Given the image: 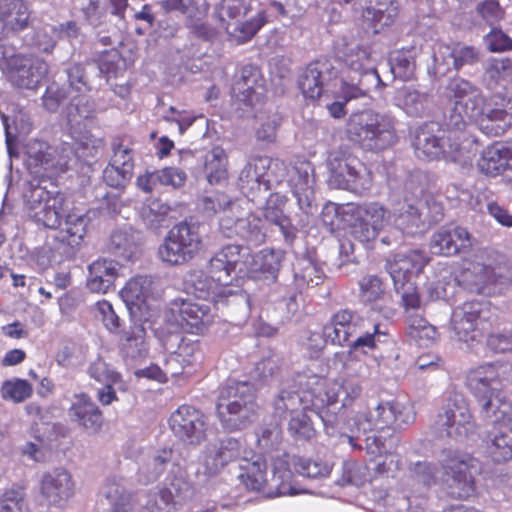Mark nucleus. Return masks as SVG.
<instances>
[{
	"instance_id": "c756f323",
	"label": "nucleus",
	"mask_w": 512,
	"mask_h": 512,
	"mask_svg": "<svg viewBox=\"0 0 512 512\" xmlns=\"http://www.w3.org/2000/svg\"><path fill=\"white\" fill-rule=\"evenodd\" d=\"M30 14L25 0H0V38L27 28Z\"/></svg>"
},
{
	"instance_id": "4be33fe9",
	"label": "nucleus",
	"mask_w": 512,
	"mask_h": 512,
	"mask_svg": "<svg viewBox=\"0 0 512 512\" xmlns=\"http://www.w3.org/2000/svg\"><path fill=\"white\" fill-rule=\"evenodd\" d=\"M508 366L501 362H490L469 371L467 386L476 399L500 392L502 380Z\"/></svg>"
},
{
	"instance_id": "a19ab883",
	"label": "nucleus",
	"mask_w": 512,
	"mask_h": 512,
	"mask_svg": "<svg viewBox=\"0 0 512 512\" xmlns=\"http://www.w3.org/2000/svg\"><path fill=\"white\" fill-rule=\"evenodd\" d=\"M145 335V329L140 325L132 326L128 331H124L120 339L122 356L132 361L144 359L148 355Z\"/></svg>"
},
{
	"instance_id": "e433bc0d",
	"label": "nucleus",
	"mask_w": 512,
	"mask_h": 512,
	"mask_svg": "<svg viewBox=\"0 0 512 512\" xmlns=\"http://www.w3.org/2000/svg\"><path fill=\"white\" fill-rule=\"evenodd\" d=\"M222 250L235 277H255V255L249 247L229 244Z\"/></svg>"
},
{
	"instance_id": "b1692460",
	"label": "nucleus",
	"mask_w": 512,
	"mask_h": 512,
	"mask_svg": "<svg viewBox=\"0 0 512 512\" xmlns=\"http://www.w3.org/2000/svg\"><path fill=\"white\" fill-rule=\"evenodd\" d=\"M369 325V321L350 309L336 312L325 325V335L330 343L345 346L355 334H361V328Z\"/></svg>"
},
{
	"instance_id": "c03bdc74",
	"label": "nucleus",
	"mask_w": 512,
	"mask_h": 512,
	"mask_svg": "<svg viewBox=\"0 0 512 512\" xmlns=\"http://www.w3.org/2000/svg\"><path fill=\"white\" fill-rule=\"evenodd\" d=\"M168 334L161 338L162 345L167 352L174 353L186 366L196 361L198 345L184 339L180 332L167 330Z\"/></svg>"
},
{
	"instance_id": "0eeeda50",
	"label": "nucleus",
	"mask_w": 512,
	"mask_h": 512,
	"mask_svg": "<svg viewBox=\"0 0 512 512\" xmlns=\"http://www.w3.org/2000/svg\"><path fill=\"white\" fill-rule=\"evenodd\" d=\"M446 95L454 100L452 108L445 116V125L454 128L450 136L457 139V135H473L468 127L484 114L485 97L480 88L461 77L452 78L446 86Z\"/></svg>"
},
{
	"instance_id": "393cba45",
	"label": "nucleus",
	"mask_w": 512,
	"mask_h": 512,
	"mask_svg": "<svg viewBox=\"0 0 512 512\" xmlns=\"http://www.w3.org/2000/svg\"><path fill=\"white\" fill-rule=\"evenodd\" d=\"M75 482L64 468L45 472L40 481V493L49 504L62 506L74 494Z\"/></svg>"
},
{
	"instance_id": "72a5a7b5",
	"label": "nucleus",
	"mask_w": 512,
	"mask_h": 512,
	"mask_svg": "<svg viewBox=\"0 0 512 512\" xmlns=\"http://www.w3.org/2000/svg\"><path fill=\"white\" fill-rule=\"evenodd\" d=\"M477 401L480 405V416L487 424L501 425L512 431V406L500 392Z\"/></svg>"
},
{
	"instance_id": "423d86ee",
	"label": "nucleus",
	"mask_w": 512,
	"mask_h": 512,
	"mask_svg": "<svg viewBox=\"0 0 512 512\" xmlns=\"http://www.w3.org/2000/svg\"><path fill=\"white\" fill-rule=\"evenodd\" d=\"M346 132L351 141L367 151H383L398 141L395 118L373 110L352 113Z\"/></svg>"
},
{
	"instance_id": "7ed1b4c3",
	"label": "nucleus",
	"mask_w": 512,
	"mask_h": 512,
	"mask_svg": "<svg viewBox=\"0 0 512 512\" xmlns=\"http://www.w3.org/2000/svg\"><path fill=\"white\" fill-rule=\"evenodd\" d=\"M454 128L444 124L440 128L438 123L430 122L422 125L415 131L413 146L419 158L434 160L441 155L453 162L468 165L480 150L478 139L474 135L460 134L457 139L450 136Z\"/></svg>"
},
{
	"instance_id": "774afa93",
	"label": "nucleus",
	"mask_w": 512,
	"mask_h": 512,
	"mask_svg": "<svg viewBox=\"0 0 512 512\" xmlns=\"http://www.w3.org/2000/svg\"><path fill=\"white\" fill-rule=\"evenodd\" d=\"M208 274L221 286L229 285L233 280V272L222 249L215 253L208 264Z\"/></svg>"
},
{
	"instance_id": "412c9836",
	"label": "nucleus",
	"mask_w": 512,
	"mask_h": 512,
	"mask_svg": "<svg viewBox=\"0 0 512 512\" xmlns=\"http://www.w3.org/2000/svg\"><path fill=\"white\" fill-rule=\"evenodd\" d=\"M318 389L323 397L324 413L328 411V415H334V423L337 419L336 412L348 406L362 392L361 385L355 379L327 382L319 377Z\"/></svg>"
},
{
	"instance_id": "f704fd0d",
	"label": "nucleus",
	"mask_w": 512,
	"mask_h": 512,
	"mask_svg": "<svg viewBox=\"0 0 512 512\" xmlns=\"http://www.w3.org/2000/svg\"><path fill=\"white\" fill-rule=\"evenodd\" d=\"M477 122L480 128L490 135H501L512 126V99L505 101L501 107H484V114Z\"/></svg>"
},
{
	"instance_id": "13d9d810",
	"label": "nucleus",
	"mask_w": 512,
	"mask_h": 512,
	"mask_svg": "<svg viewBox=\"0 0 512 512\" xmlns=\"http://www.w3.org/2000/svg\"><path fill=\"white\" fill-rule=\"evenodd\" d=\"M486 449L495 462H506L512 459V438L504 432H490L486 440Z\"/></svg>"
},
{
	"instance_id": "39448f33",
	"label": "nucleus",
	"mask_w": 512,
	"mask_h": 512,
	"mask_svg": "<svg viewBox=\"0 0 512 512\" xmlns=\"http://www.w3.org/2000/svg\"><path fill=\"white\" fill-rule=\"evenodd\" d=\"M259 406L254 385L248 381H229L220 389L216 414L223 428L241 430L257 418Z\"/></svg>"
},
{
	"instance_id": "f03ea898",
	"label": "nucleus",
	"mask_w": 512,
	"mask_h": 512,
	"mask_svg": "<svg viewBox=\"0 0 512 512\" xmlns=\"http://www.w3.org/2000/svg\"><path fill=\"white\" fill-rule=\"evenodd\" d=\"M474 459L467 453L453 449H443L439 456L441 471L427 460L411 463L410 478L426 488L441 480L457 498H467L474 492V479L471 473Z\"/></svg>"
},
{
	"instance_id": "6e6552de",
	"label": "nucleus",
	"mask_w": 512,
	"mask_h": 512,
	"mask_svg": "<svg viewBox=\"0 0 512 512\" xmlns=\"http://www.w3.org/2000/svg\"><path fill=\"white\" fill-rule=\"evenodd\" d=\"M337 62L341 65L338 93L346 101L365 97L371 89L384 85L365 48L352 49Z\"/></svg>"
},
{
	"instance_id": "69168bd1",
	"label": "nucleus",
	"mask_w": 512,
	"mask_h": 512,
	"mask_svg": "<svg viewBox=\"0 0 512 512\" xmlns=\"http://www.w3.org/2000/svg\"><path fill=\"white\" fill-rule=\"evenodd\" d=\"M239 186L244 194L254 196L257 192L264 190L267 192L270 189V181L262 179L250 166L245 165L239 174Z\"/></svg>"
},
{
	"instance_id": "bf43d9fd",
	"label": "nucleus",
	"mask_w": 512,
	"mask_h": 512,
	"mask_svg": "<svg viewBox=\"0 0 512 512\" xmlns=\"http://www.w3.org/2000/svg\"><path fill=\"white\" fill-rule=\"evenodd\" d=\"M193 494L190 484L182 478L173 479L159 493V498L166 506L181 505Z\"/></svg>"
},
{
	"instance_id": "3c124183",
	"label": "nucleus",
	"mask_w": 512,
	"mask_h": 512,
	"mask_svg": "<svg viewBox=\"0 0 512 512\" xmlns=\"http://www.w3.org/2000/svg\"><path fill=\"white\" fill-rule=\"evenodd\" d=\"M397 103L405 112L414 117L422 116L428 107L429 96L411 87H404L397 92Z\"/></svg>"
},
{
	"instance_id": "aec40b11",
	"label": "nucleus",
	"mask_w": 512,
	"mask_h": 512,
	"mask_svg": "<svg viewBox=\"0 0 512 512\" xmlns=\"http://www.w3.org/2000/svg\"><path fill=\"white\" fill-rule=\"evenodd\" d=\"M484 305L477 301L465 302L454 309L451 326L459 341H478L484 325Z\"/></svg>"
},
{
	"instance_id": "c85d7f7f",
	"label": "nucleus",
	"mask_w": 512,
	"mask_h": 512,
	"mask_svg": "<svg viewBox=\"0 0 512 512\" xmlns=\"http://www.w3.org/2000/svg\"><path fill=\"white\" fill-rule=\"evenodd\" d=\"M471 246V235L467 229L442 227L435 232L430 240V248L434 254L452 256Z\"/></svg>"
},
{
	"instance_id": "ea45409f",
	"label": "nucleus",
	"mask_w": 512,
	"mask_h": 512,
	"mask_svg": "<svg viewBox=\"0 0 512 512\" xmlns=\"http://www.w3.org/2000/svg\"><path fill=\"white\" fill-rule=\"evenodd\" d=\"M283 206L284 202L280 196H271L263 208V216L267 221L278 226L285 241L292 244L296 238L297 229L284 214Z\"/></svg>"
},
{
	"instance_id": "a211bd4d",
	"label": "nucleus",
	"mask_w": 512,
	"mask_h": 512,
	"mask_svg": "<svg viewBox=\"0 0 512 512\" xmlns=\"http://www.w3.org/2000/svg\"><path fill=\"white\" fill-rule=\"evenodd\" d=\"M169 425L174 435L186 444L197 446L206 438L207 418L195 407L180 406L170 416Z\"/></svg>"
},
{
	"instance_id": "2f4dec72",
	"label": "nucleus",
	"mask_w": 512,
	"mask_h": 512,
	"mask_svg": "<svg viewBox=\"0 0 512 512\" xmlns=\"http://www.w3.org/2000/svg\"><path fill=\"white\" fill-rule=\"evenodd\" d=\"M119 263L112 259L100 258L88 266L86 286L93 293H107L114 285L119 273Z\"/></svg>"
},
{
	"instance_id": "473e14b6",
	"label": "nucleus",
	"mask_w": 512,
	"mask_h": 512,
	"mask_svg": "<svg viewBox=\"0 0 512 512\" xmlns=\"http://www.w3.org/2000/svg\"><path fill=\"white\" fill-rule=\"evenodd\" d=\"M141 233L130 226L113 231L108 243V251L122 261H132L140 253Z\"/></svg>"
},
{
	"instance_id": "f8f14e48",
	"label": "nucleus",
	"mask_w": 512,
	"mask_h": 512,
	"mask_svg": "<svg viewBox=\"0 0 512 512\" xmlns=\"http://www.w3.org/2000/svg\"><path fill=\"white\" fill-rule=\"evenodd\" d=\"M330 183L339 189L363 194L372 187L371 171L358 159L342 151H333L328 157Z\"/></svg>"
},
{
	"instance_id": "e2e57ef3",
	"label": "nucleus",
	"mask_w": 512,
	"mask_h": 512,
	"mask_svg": "<svg viewBox=\"0 0 512 512\" xmlns=\"http://www.w3.org/2000/svg\"><path fill=\"white\" fill-rule=\"evenodd\" d=\"M284 258V253L281 250L264 249L255 255V277L258 273H268L273 278L279 272Z\"/></svg>"
},
{
	"instance_id": "cd10ccee",
	"label": "nucleus",
	"mask_w": 512,
	"mask_h": 512,
	"mask_svg": "<svg viewBox=\"0 0 512 512\" xmlns=\"http://www.w3.org/2000/svg\"><path fill=\"white\" fill-rule=\"evenodd\" d=\"M232 93L246 105L253 106L260 102L265 94V87L259 68L254 65L243 66L236 75Z\"/></svg>"
},
{
	"instance_id": "de8ad7c7",
	"label": "nucleus",
	"mask_w": 512,
	"mask_h": 512,
	"mask_svg": "<svg viewBox=\"0 0 512 512\" xmlns=\"http://www.w3.org/2000/svg\"><path fill=\"white\" fill-rule=\"evenodd\" d=\"M242 462L240 465L242 472L239 475L241 482L249 490L260 491L267 482V464L265 459L258 455L252 461L243 459Z\"/></svg>"
},
{
	"instance_id": "5fc2aeb1",
	"label": "nucleus",
	"mask_w": 512,
	"mask_h": 512,
	"mask_svg": "<svg viewBox=\"0 0 512 512\" xmlns=\"http://www.w3.org/2000/svg\"><path fill=\"white\" fill-rule=\"evenodd\" d=\"M479 170L486 175H497L508 169L506 149L497 146L487 147L477 162Z\"/></svg>"
},
{
	"instance_id": "49530a36",
	"label": "nucleus",
	"mask_w": 512,
	"mask_h": 512,
	"mask_svg": "<svg viewBox=\"0 0 512 512\" xmlns=\"http://www.w3.org/2000/svg\"><path fill=\"white\" fill-rule=\"evenodd\" d=\"M155 281L152 276H136L130 279L121 290V295L127 303L141 305L153 296Z\"/></svg>"
},
{
	"instance_id": "c9c22d12",
	"label": "nucleus",
	"mask_w": 512,
	"mask_h": 512,
	"mask_svg": "<svg viewBox=\"0 0 512 512\" xmlns=\"http://www.w3.org/2000/svg\"><path fill=\"white\" fill-rule=\"evenodd\" d=\"M172 449L164 448L147 455L138 469L139 481L150 484L157 481L172 463Z\"/></svg>"
},
{
	"instance_id": "ddd939ff",
	"label": "nucleus",
	"mask_w": 512,
	"mask_h": 512,
	"mask_svg": "<svg viewBox=\"0 0 512 512\" xmlns=\"http://www.w3.org/2000/svg\"><path fill=\"white\" fill-rule=\"evenodd\" d=\"M202 245L199 225L180 222L168 232L164 243L159 247V256L169 264L182 265L192 260Z\"/></svg>"
},
{
	"instance_id": "864d4df0",
	"label": "nucleus",
	"mask_w": 512,
	"mask_h": 512,
	"mask_svg": "<svg viewBox=\"0 0 512 512\" xmlns=\"http://www.w3.org/2000/svg\"><path fill=\"white\" fill-rule=\"evenodd\" d=\"M63 73L66 76L67 89L71 94L85 95L91 91V81L83 63H70Z\"/></svg>"
},
{
	"instance_id": "f257e3e1",
	"label": "nucleus",
	"mask_w": 512,
	"mask_h": 512,
	"mask_svg": "<svg viewBox=\"0 0 512 512\" xmlns=\"http://www.w3.org/2000/svg\"><path fill=\"white\" fill-rule=\"evenodd\" d=\"M24 199L28 214L36 223L49 229L60 228L61 240L71 247L81 243L88 218L80 211H68L63 193L56 189L48 190L41 181L36 185L30 184Z\"/></svg>"
},
{
	"instance_id": "680f3d73",
	"label": "nucleus",
	"mask_w": 512,
	"mask_h": 512,
	"mask_svg": "<svg viewBox=\"0 0 512 512\" xmlns=\"http://www.w3.org/2000/svg\"><path fill=\"white\" fill-rule=\"evenodd\" d=\"M218 284L209 274L203 272L191 275L189 280V292L193 294L198 300L207 302L210 297H213L218 287Z\"/></svg>"
},
{
	"instance_id": "052dcab7",
	"label": "nucleus",
	"mask_w": 512,
	"mask_h": 512,
	"mask_svg": "<svg viewBox=\"0 0 512 512\" xmlns=\"http://www.w3.org/2000/svg\"><path fill=\"white\" fill-rule=\"evenodd\" d=\"M170 212L171 208L168 204L154 199L142 207L141 217L147 227L158 229L163 226Z\"/></svg>"
},
{
	"instance_id": "37998d69",
	"label": "nucleus",
	"mask_w": 512,
	"mask_h": 512,
	"mask_svg": "<svg viewBox=\"0 0 512 512\" xmlns=\"http://www.w3.org/2000/svg\"><path fill=\"white\" fill-rule=\"evenodd\" d=\"M100 493L108 501L111 512H122L134 500L121 477L108 478L101 487Z\"/></svg>"
},
{
	"instance_id": "338daca9",
	"label": "nucleus",
	"mask_w": 512,
	"mask_h": 512,
	"mask_svg": "<svg viewBox=\"0 0 512 512\" xmlns=\"http://www.w3.org/2000/svg\"><path fill=\"white\" fill-rule=\"evenodd\" d=\"M307 411L302 410L290 415L288 431L297 440H309L315 435V429L310 417L306 414Z\"/></svg>"
},
{
	"instance_id": "a18cd8bd",
	"label": "nucleus",
	"mask_w": 512,
	"mask_h": 512,
	"mask_svg": "<svg viewBox=\"0 0 512 512\" xmlns=\"http://www.w3.org/2000/svg\"><path fill=\"white\" fill-rule=\"evenodd\" d=\"M367 3L368 1L366 3L362 1V8L359 6V2L356 5H351L355 11L363 10V19L370 23L375 33H379L384 26H388L394 21L397 9L392 4L386 6L384 3H377L376 6H366Z\"/></svg>"
},
{
	"instance_id": "dca6fc26",
	"label": "nucleus",
	"mask_w": 512,
	"mask_h": 512,
	"mask_svg": "<svg viewBox=\"0 0 512 512\" xmlns=\"http://www.w3.org/2000/svg\"><path fill=\"white\" fill-rule=\"evenodd\" d=\"M441 438L462 441L475 432L476 423L465 399L458 394L450 397L443 412L435 422Z\"/></svg>"
},
{
	"instance_id": "7c9ffc66",
	"label": "nucleus",
	"mask_w": 512,
	"mask_h": 512,
	"mask_svg": "<svg viewBox=\"0 0 512 512\" xmlns=\"http://www.w3.org/2000/svg\"><path fill=\"white\" fill-rule=\"evenodd\" d=\"M69 416L72 422L91 432H97L103 424V415L92 398L80 393L74 396V401L69 408Z\"/></svg>"
},
{
	"instance_id": "8fccbe9b",
	"label": "nucleus",
	"mask_w": 512,
	"mask_h": 512,
	"mask_svg": "<svg viewBox=\"0 0 512 512\" xmlns=\"http://www.w3.org/2000/svg\"><path fill=\"white\" fill-rule=\"evenodd\" d=\"M204 169L210 184H219L227 178V157L221 147H214L205 155Z\"/></svg>"
},
{
	"instance_id": "4c0bfd02",
	"label": "nucleus",
	"mask_w": 512,
	"mask_h": 512,
	"mask_svg": "<svg viewBox=\"0 0 512 512\" xmlns=\"http://www.w3.org/2000/svg\"><path fill=\"white\" fill-rule=\"evenodd\" d=\"M422 210V201L409 200L404 197L403 202L398 203V207L394 209L393 213L397 229L413 233L415 229L423 226Z\"/></svg>"
},
{
	"instance_id": "58836bf2",
	"label": "nucleus",
	"mask_w": 512,
	"mask_h": 512,
	"mask_svg": "<svg viewBox=\"0 0 512 512\" xmlns=\"http://www.w3.org/2000/svg\"><path fill=\"white\" fill-rule=\"evenodd\" d=\"M160 6L165 13H180L187 18L188 25L194 33L199 36L207 34V27L204 24L194 23L200 19L205 10H201L197 0H162Z\"/></svg>"
},
{
	"instance_id": "4d7b16f0",
	"label": "nucleus",
	"mask_w": 512,
	"mask_h": 512,
	"mask_svg": "<svg viewBox=\"0 0 512 512\" xmlns=\"http://www.w3.org/2000/svg\"><path fill=\"white\" fill-rule=\"evenodd\" d=\"M76 95L66 108L67 120L72 129L80 128L83 121L93 117L95 106L92 101Z\"/></svg>"
},
{
	"instance_id": "6e6d98bb",
	"label": "nucleus",
	"mask_w": 512,
	"mask_h": 512,
	"mask_svg": "<svg viewBox=\"0 0 512 512\" xmlns=\"http://www.w3.org/2000/svg\"><path fill=\"white\" fill-rule=\"evenodd\" d=\"M385 336L384 332L379 330V324L371 323L361 328V334H355L351 340L345 345L350 348V351L368 353L376 347L380 338Z\"/></svg>"
},
{
	"instance_id": "5701e85b",
	"label": "nucleus",
	"mask_w": 512,
	"mask_h": 512,
	"mask_svg": "<svg viewBox=\"0 0 512 512\" xmlns=\"http://www.w3.org/2000/svg\"><path fill=\"white\" fill-rule=\"evenodd\" d=\"M339 70L330 60H317L309 63L299 76L298 85L306 98L317 99L324 86L338 76Z\"/></svg>"
},
{
	"instance_id": "9b49d317",
	"label": "nucleus",
	"mask_w": 512,
	"mask_h": 512,
	"mask_svg": "<svg viewBox=\"0 0 512 512\" xmlns=\"http://www.w3.org/2000/svg\"><path fill=\"white\" fill-rule=\"evenodd\" d=\"M291 466H293L296 473L308 478L326 477L331 472V466L328 463L311 461L310 459L289 456L287 454L277 456L273 460V476L271 479L276 490L269 493V497L295 495L298 493L291 484L293 477Z\"/></svg>"
},
{
	"instance_id": "603ef678",
	"label": "nucleus",
	"mask_w": 512,
	"mask_h": 512,
	"mask_svg": "<svg viewBox=\"0 0 512 512\" xmlns=\"http://www.w3.org/2000/svg\"><path fill=\"white\" fill-rule=\"evenodd\" d=\"M351 211L354 217L368 222L379 230H382L389 221L388 210L378 202L358 204Z\"/></svg>"
},
{
	"instance_id": "9d476101",
	"label": "nucleus",
	"mask_w": 512,
	"mask_h": 512,
	"mask_svg": "<svg viewBox=\"0 0 512 512\" xmlns=\"http://www.w3.org/2000/svg\"><path fill=\"white\" fill-rule=\"evenodd\" d=\"M251 9V2L247 0H221L217 5L220 26L225 29L230 39L237 44L250 41L267 23L265 10H261L255 16L244 20Z\"/></svg>"
},
{
	"instance_id": "a878e982",
	"label": "nucleus",
	"mask_w": 512,
	"mask_h": 512,
	"mask_svg": "<svg viewBox=\"0 0 512 512\" xmlns=\"http://www.w3.org/2000/svg\"><path fill=\"white\" fill-rule=\"evenodd\" d=\"M480 58V51L474 46L460 43L452 47L440 46L438 53L434 54L435 73L445 75L451 68L459 71L478 63Z\"/></svg>"
},
{
	"instance_id": "1a4fd4ad",
	"label": "nucleus",
	"mask_w": 512,
	"mask_h": 512,
	"mask_svg": "<svg viewBox=\"0 0 512 512\" xmlns=\"http://www.w3.org/2000/svg\"><path fill=\"white\" fill-rule=\"evenodd\" d=\"M427 259L420 250H408L390 256L385 268L392 278L394 290L401 296L405 308H418L420 298L412 277L422 272Z\"/></svg>"
},
{
	"instance_id": "6ab92c4d",
	"label": "nucleus",
	"mask_w": 512,
	"mask_h": 512,
	"mask_svg": "<svg viewBox=\"0 0 512 512\" xmlns=\"http://www.w3.org/2000/svg\"><path fill=\"white\" fill-rule=\"evenodd\" d=\"M242 209L233 217H224L219 221V231L227 238H240L247 244L259 246L266 241L267 230L263 220L256 215L242 217Z\"/></svg>"
},
{
	"instance_id": "09e8293b",
	"label": "nucleus",
	"mask_w": 512,
	"mask_h": 512,
	"mask_svg": "<svg viewBox=\"0 0 512 512\" xmlns=\"http://www.w3.org/2000/svg\"><path fill=\"white\" fill-rule=\"evenodd\" d=\"M512 79V60L494 58L487 61L482 76L483 84L490 90L503 86Z\"/></svg>"
},
{
	"instance_id": "bb28decb",
	"label": "nucleus",
	"mask_w": 512,
	"mask_h": 512,
	"mask_svg": "<svg viewBox=\"0 0 512 512\" xmlns=\"http://www.w3.org/2000/svg\"><path fill=\"white\" fill-rule=\"evenodd\" d=\"M242 445L239 440L227 437L214 444H209L202 458L203 473L206 475L217 474L227 463L241 456Z\"/></svg>"
},
{
	"instance_id": "f3484780",
	"label": "nucleus",
	"mask_w": 512,
	"mask_h": 512,
	"mask_svg": "<svg viewBox=\"0 0 512 512\" xmlns=\"http://www.w3.org/2000/svg\"><path fill=\"white\" fill-rule=\"evenodd\" d=\"M49 66L46 61L33 55H14L7 65V78L18 88L34 90L46 77Z\"/></svg>"
},
{
	"instance_id": "4468645a",
	"label": "nucleus",
	"mask_w": 512,
	"mask_h": 512,
	"mask_svg": "<svg viewBox=\"0 0 512 512\" xmlns=\"http://www.w3.org/2000/svg\"><path fill=\"white\" fill-rule=\"evenodd\" d=\"M167 330L202 334L212 323L213 315L208 302L191 299H175L164 315Z\"/></svg>"
},
{
	"instance_id": "2eb2a0df",
	"label": "nucleus",
	"mask_w": 512,
	"mask_h": 512,
	"mask_svg": "<svg viewBox=\"0 0 512 512\" xmlns=\"http://www.w3.org/2000/svg\"><path fill=\"white\" fill-rule=\"evenodd\" d=\"M414 421V414L409 407L398 402H381L368 413H361L349 420L351 429L360 432L401 429Z\"/></svg>"
},
{
	"instance_id": "0e129e2a",
	"label": "nucleus",
	"mask_w": 512,
	"mask_h": 512,
	"mask_svg": "<svg viewBox=\"0 0 512 512\" xmlns=\"http://www.w3.org/2000/svg\"><path fill=\"white\" fill-rule=\"evenodd\" d=\"M33 392V388L28 381L15 378L3 382L1 387V396L4 400H10L15 403L24 402Z\"/></svg>"
},
{
	"instance_id": "20e7f679",
	"label": "nucleus",
	"mask_w": 512,
	"mask_h": 512,
	"mask_svg": "<svg viewBox=\"0 0 512 512\" xmlns=\"http://www.w3.org/2000/svg\"><path fill=\"white\" fill-rule=\"evenodd\" d=\"M319 377L316 375L298 374L291 381L283 384L276 396L273 407L274 414L286 418L302 410L314 412L326 427H334V415L324 413L322 394L318 389Z\"/></svg>"
},
{
	"instance_id": "79ce46f5",
	"label": "nucleus",
	"mask_w": 512,
	"mask_h": 512,
	"mask_svg": "<svg viewBox=\"0 0 512 512\" xmlns=\"http://www.w3.org/2000/svg\"><path fill=\"white\" fill-rule=\"evenodd\" d=\"M204 213L208 216L220 214V220L224 217H233L240 212V205L224 192L214 191L204 195L200 200Z\"/></svg>"
}]
</instances>
